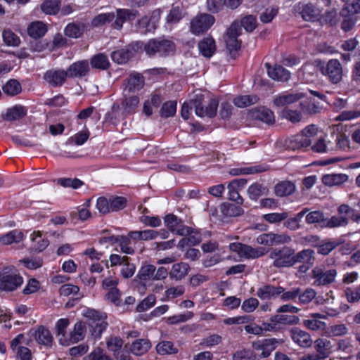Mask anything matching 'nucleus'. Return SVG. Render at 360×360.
Listing matches in <instances>:
<instances>
[{
	"label": "nucleus",
	"instance_id": "obj_52",
	"mask_svg": "<svg viewBox=\"0 0 360 360\" xmlns=\"http://www.w3.org/2000/svg\"><path fill=\"white\" fill-rule=\"evenodd\" d=\"M4 41L8 46H18L20 43V38L11 30H4L2 32Z\"/></svg>",
	"mask_w": 360,
	"mask_h": 360
},
{
	"label": "nucleus",
	"instance_id": "obj_8",
	"mask_svg": "<svg viewBox=\"0 0 360 360\" xmlns=\"http://www.w3.org/2000/svg\"><path fill=\"white\" fill-rule=\"evenodd\" d=\"M317 128L315 125H309L302 131V134L297 136L290 141L289 147L292 149L309 146L312 141L311 137L314 136L317 133Z\"/></svg>",
	"mask_w": 360,
	"mask_h": 360
},
{
	"label": "nucleus",
	"instance_id": "obj_21",
	"mask_svg": "<svg viewBox=\"0 0 360 360\" xmlns=\"http://www.w3.org/2000/svg\"><path fill=\"white\" fill-rule=\"evenodd\" d=\"M144 86V77L139 73H133L127 79L124 92H135L141 89Z\"/></svg>",
	"mask_w": 360,
	"mask_h": 360
},
{
	"label": "nucleus",
	"instance_id": "obj_14",
	"mask_svg": "<svg viewBox=\"0 0 360 360\" xmlns=\"http://www.w3.org/2000/svg\"><path fill=\"white\" fill-rule=\"evenodd\" d=\"M289 333L293 342L298 346L302 348H308L311 346L313 340L307 332L295 327L292 328Z\"/></svg>",
	"mask_w": 360,
	"mask_h": 360
},
{
	"label": "nucleus",
	"instance_id": "obj_37",
	"mask_svg": "<svg viewBox=\"0 0 360 360\" xmlns=\"http://www.w3.org/2000/svg\"><path fill=\"white\" fill-rule=\"evenodd\" d=\"M132 57L131 51L126 48L115 51L111 53L112 60L118 64L126 63Z\"/></svg>",
	"mask_w": 360,
	"mask_h": 360
},
{
	"label": "nucleus",
	"instance_id": "obj_22",
	"mask_svg": "<svg viewBox=\"0 0 360 360\" xmlns=\"http://www.w3.org/2000/svg\"><path fill=\"white\" fill-rule=\"evenodd\" d=\"M151 346L148 339H136L131 343L129 349L134 355L142 356L149 351Z\"/></svg>",
	"mask_w": 360,
	"mask_h": 360
},
{
	"label": "nucleus",
	"instance_id": "obj_32",
	"mask_svg": "<svg viewBox=\"0 0 360 360\" xmlns=\"http://www.w3.org/2000/svg\"><path fill=\"white\" fill-rule=\"evenodd\" d=\"M314 344V349L318 355L323 359L329 356L331 348V343L329 340L319 338L315 341Z\"/></svg>",
	"mask_w": 360,
	"mask_h": 360
},
{
	"label": "nucleus",
	"instance_id": "obj_35",
	"mask_svg": "<svg viewBox=\"0 0 360 360\" xmlns=\"http://www.w3.org/2000/svg\"><path fill=\"white\" fill-rule=\"evenodd\" d=\"M240 205H233L228 202H224L221 205V212L226 217H238L243 214L244 211Z\"/></svg>",
	"mask_w": 360,
	"mask_h": 360
},
{
	"label": "nucleus",
	"instance_id": "obj_4",
	"mask_svg": "<svg viewBox=\"0 0 360 360\" xmlns=\"http://www.w3.org/2000/svg\"><path fill=\"white\" fill-rule=\"evenodd\" d=\"M204 100L203 95H195L191 98V104L193 105L196 115L203 117H214L217 114L219 102L216 99H211L208 105L204 108L202 105Z\"/></svg>",
	"mask_w": 360,
	"mask_h": 360
},
{
	"label": "nucleus",
	"instance_id": "obj_50",
	"mask_svg": "<svg viewBox=\"0 0 360 360\" xmlns=\"http://www.w3.org/2000/svg\"><path fill=\"white\" fill-rule=\"evenodd\" d=\"M123 340L118 336H111L106 340V346L110 352L119 353L123 345Z\"/></svg>",
	"mask_w": 360,
	"mask_h": 360
},
{
	"label": "nucleus",
	"instance_id": "obj_63",
	"mask_svg": "<svg viewBox=\"0 0 360 360\" xmlns=\"http://www.w3.org/2000/svg\"><path fill=\"white\" fill-rule=\"evenodd\" d=\"M299 295L300 288H293L289 290H286L283 288V291L280 294V297L283 302L295 301Z\"/></svg>",
	"mask_w": 360,
	"mask_h": 360
},
{
	"label": "nucleus",
	"instance_id": "obj_31",
	"mask_svg": "<svg viewBox=\"0 0 360 360\" xmlns=\"http://www.w3.org/2000/svg\"><path fill=\"white\" fill-rule=\"evenodd\" d=\"M348 180V176L345 174H326L322 178L323 183L328 186H339Z\"/></svg>",
	"mask_w": 360,
	"mask_h": 360
},
{
	"label": "nucleus",
	"instance_id": "obj_57",
	"mask_svg": "<svg viewBox=\"0 0 360 360\" xmlns=\"http://www.w3.org/2000/svg\"><path fill=\"white\" fill-rule=\"evenodd\" d=\"M183 17L184 13L181 8L173 6L167 16L166 20L167 23L175 24L179 22Z\"/></svg>",
	"mask_w": 360,
	"mask_h": 360
},
{
	"label": "nucleus",
	"instance_id": "obj_61",
	"mask_svg": "<svg viewBox=\"0 0 360 360\" xmlns=\"http://www.w3.org/2000/svg\"><path fill=\"white\" fill-rule=\"evenodd\" d=\"M109 200L111 212H117L122 210L127 205V199L124 197H110Z\"/></svg>",
	"mask_w": 360,
	"mask_h": 360
},
{
	"label": "nucleus",
	"instance_id": "obj_12",
	"mask_svg": "<svg viewBox=\"0 0 360 360\" xmlns=\"http://www.w3.org/2000/svg\"><path fill=\"white\" fill-rule=\"evenodd\" d=\"M23 283V278L19 274L1 273L0 274V290L13 291Z\"/></svg>",
	"mask_w": 360,
	"mask_h": 360
},
{
	"label": "nucleus",
	"instance_id": "obj_11",
	"mask_svg": "<svg viewBox=\"0 0 360 360\" xmlns=\"http://www.w3.org/2000/svg\"><path fill=\"white\" fill-rule=\"evenodd\" d=\"M256 241L258 244L272 246L275 245L288 243L291 238L287 234H277L272 232L259 235Z\"/></svg>",
	"mask_w": 360,
	"mask_h": 360
},
{
	"label": "nucleus",
	"instance_id": "obj_29",
	"mask_svg": "<svg viewBox=\"0 0 360 360\" xmlns=\"http://www.w3.org/2000/svg\"><path fill=\"white\" fill-rule=\"evenodd\" d=\"M283 291V288L275 287L271 285H266L260 288L257 291V296L262 300L270 299L272 297L280 295Z\"/></svg>",
	"mask_w": 360,
	"mask_h": 360
},
{
	"label": "nucleus",
	"instance_id": "obj_36",
	"mask_svg": "<svg viewBox=\"0 0 360 360\" xmlns=\"http://www.w3.org/2000/svg\"><path fill=\"white\" fill-rule=\"evenodd\" d=\"M26 114L25 108L22 105H15L8 108L5 115H3L4 120L8 121L16 120L23 117Z\"/></svg>",
	"mask_w": 360,
	"mask_h": 360
},
{
	"label": "nucleus",
	"instance_id": "obj_27",
	"mask_svg": "<svg viewBox=\"0 0 360 360\" xmlns=\"http://www.w3.org/2000/svg\"><path fill=\"white\" fill-rule=\"evenodd\" d=\"M294 265L297 263L314 265L315 252L311 249H304L297 253H294Z\"/></svg>",
	"mask_w": 360,
	"mask_h": 360
},
{
	"label": "nucleus",
	"instance_id": "obj_19",
	"mask_svg": "<svg viewBox=\"0 0 360 360\" xmlns=\"http://www.w3.org/2000/svg\"><path fill=\"white\" fill-rule=\"evenodd\" d=\"M68 77L67 70H50L44 76V79L52 86H62Z\"/></svg>",
	"mask_w": 360,
	"mask_h": 360
},
{
	"label": "nucleus",
	"instance_id": "obj_30",
	"mask_svg": "<svg viewBox=\"0 0 360 360\" xmlns=\"http://www.w3.org/2000/svg\"><path fill=\"white\" fill-rule=\"evenodd\" d=\"M155 272V266L153 264H146L142 266L139 270L138 274L132 282H141V281H153V274Z\"/></svg>",
	"mask_w": 360,
	"mask_h": 360
},
{
	"label": "nucleus",
	"instance_id": "obj_16",
	"mask_svg": "<svg viewBox=\"0 0 360 360\" xmlns=\"http://www.w3.org/2000/svg\"><path fill=\"white\" fill-rule=\"evenodd\" d=\"M307 94L304 92L295 91L288 94H283L276 96L274 100V105L277 107H284L292 104L304 98Z\"/></svg>",
	"mask_w": 360,
	"mask_h": 360
},
{
	"label": "nucleus",
	"instance_id": "obj_17",
	"mask_svg": "<svg viewBox=\"0 0 360 360\" xmlns=\"http://www.w3.org/2000/svg\"><path fill=\"white\" fill-rule=\"evenodd\" d=\"M139 12L136 10L119 8L116 11V19L112 24V27L116 30H120L125 21H131L136 18Z\"/></svg>",
	"mask_w": 360,
	"mask_h": 360
},
{
	"label": "nucleus",
	"instance_id": "obj_7",
	"mask_svg": "<svg viewBox=\"0 0 360 360\" xmlns=\"http://www.w3.org/2000/svg\"><path fill=\"white\" fill-rule=\"evenodd\" d=\"M230 250L237 252L240 257L247 259L259 258L265 254L267 251L264 248L259 247L254 248L250 245L240 243H233L229 245Z\"/></svg>",
	"mask_w": 360,
	"mask_h": 360
},
{
	"label": "nucleus",
	"instance_id": "obj_55",
	"mask_svg": "<svg viewBox=\"0 0 360 360\" xmlns=\"http://www.w3.org/2000/svg\"><path fill=\"white\" fill-rule=\"evenodd\" d=\"M348 224L347 218L345 217L333 216L330 219L326 217L324 227L335 228L339 226H345Z\"/></svg>",
	"mask_w": 360,
	"mask_h": 360
},
{
	"label": "nucleus",
	"instance_id": "obj_1",
	"mask_svg": "<svg viewBox=\"0 0 360 360\" xmlns=\"http://www.w3.org/2000/svg\"><path fill=\"white\" fill-rule=\"evenodd\" d=\"M294 249L284 246L281 248L271 250L269 257L274 260L273 265L275 267H290L294 265Z\"/></svg>",
	"mask_w": 360,
	"mask_h": 360
},
{
	"label": "nucleus",
	"instance_id": "obj_2",
	"mask_svg": "<svg viewBox=\"0 0 360 360\" xmlns=\"http://www.w3.org/2000/svg\"><path fill=\"white\" fill-rule=\"evenodd\" d=\"M84 315L89 320L92 321L89 323L91 329L92 335L96 338H99L102 333L106 329L107 322H105L106 314L105 313L101 312L94 309H87Z\"/></svg>",
	"mask_w": 360,
	"mask_h": 360
},
{
	"label": "nucleus",
	"instance_id": "obj_54",
	"mask_svg": "<svg viewBox=\"0 0 360 360\" xmlns=\"http://www.w3.org/2000/svg\"><path fill=\"white\" fill-rule=\"evenodd\" d=\"M341 243L342 242L338 240L321 241L318 248V253L322 255H327Z\"/></svg>",
	"mask_w": 360,
	"mask_h": 360
},
{
	"label": "nucleus",
	"instance_id": "obj_15",
	"mask_svg": "<svg viewBox=\"0 0 360 360\" xmlns=\"http://www.w3.org/2000/svg\"><path fill=\"white\" fill-rule=\"evenodd\" d=\"M248 117L252 120H259L268 124H274L275 122L274 112L265 107L251 109L248 112Z\"/></svg>",
	"mask_w": 360,
	"mask_h": 360
},
{
	"label": "nucleus",
	"instance_id": "obj_10",
	"mask_svg": "<svg viewBox=\"0 0 360 360\" xmlns=\"http://www.w3.org/2000/svg\"><path fill=\"white\" fill-rule=\"evenodd\" d=\"M321 72L328 76L329 80L334 84L340 83L342 79V67L337 59L330 60L326 67L321 69Z\"/></svg>",
	"mask_w": 360,
	"mask_h": 360
},
{
	"label": "nucleus",
	"instance_id": "obj_46",
	"mask_svg": "<svg viewBox=\"0 0 360 360\" xmlns=\"http://www.w3.org/2000/svg\"><path fill=\"white\" fill-rule=\"evenodd\" d=\"M124 100L122 102V106L125 111L131 112L134 110L139 103V98L136 95H130V93L124 92Z\"/></svg>",
	"mask_w": 360,
	"mask_h": 360
},
{
	"label": "nucleus",
	"instance_id": "obj_40",
	"mask_svg": "<svg viewBox=\"0 0 360 360\" xmlns=\"http://www.w3.org/2000/svg\"><path fill=\"white\" fill-rule=\"evenodd\" d=\"M156 352L160 355L174 354L178 352V349L171 341H161L156 345Z\"/></svg>",
	"mask_w": 360,
	"mask_h": 360
},
{
	"label": "nucleus",
	"instance_id": "obj_41",
	"mask_svg": "<svg viewBox=\"0 0 360 360\" xmlns=\"http://www.w3.org/2000/svg\"><path fill=\"white\" fill-rule=\"evenodd\" d=\"M84 28L83 23H70L65 29V34L69 37L78 38L83 34Z\"/></svg>",
	"mask_w": 360,
	"mask_h": 360
},
{
	"label": "nucleus",
	"instance_id": "obj_47",
	"mask_svg": "<svg viewBox=\"0 0 360 360\" xmlns=\"http://www.w3.org/2000/svg\"><path fill=\"white\" fill-rule=\"evenodd\" d=\"M300 14L304 20L313 21L318 18L319 11L312 4H307L303 7Z\"/></svg>",
	"mask_w": 360,
	"mask_h": 360
},
{
	"label": "nucleus",
	"instance_id": "obj_42",
	"mask_svg": "<svg viewBox=\"0 0 360 360\" xmlns=\"http://www.w3.org/2000/svg\"><path fill=\"white\" fill-rule=\"evenodd\" d=\"M247 193L251 200H257L262 195L266 194L268 189L261 184L255 183L249 186Z\"/></svg>",
	"mask_w": 360,
	"mask_h": 360
},
{
	"label": "nucleus",
	"instance_id": "obj_3",
	"mask_svg": "<svg viewBox=\"0 0 360 360\" xmlns=\"http://www.w3.org/2000/svg\"><path fill=\"white\" fill-rule=\"evenodd\" d=\"M174 44L165 39H150L144 46V50L149 56L159 53L160 56L167 55L174 50Z\"/></svg>",
	"mask_w": 360,
	"mask_h": 360
},
{
	"label": "nucleus",
	"instance_id": "obj_38",
	"mask_svg": "<svg viewBox=\"0 0 360 360\" xmlns=\"http://www.w3.org/2000/svg\"><path fill=\"white\" fill-rule=\"evenodd\" d=\"M23 233L18 230L12 231L0 238V243L3 245H10L13 243H20L23 239Z\"/></svg>",
	"mask_w": 360,
	"mask_h": 360
},
{
	"label": "nucleus",
	"instance_id": "obj_13",
	"mask_svg": "<svg viewBox=\"0 0 360 360\" xmlns=\"http://www.w3.org/2000/svg\"><path fill=\"white\" fill-rule=\"evenodd\" d=\"M86 332V326L83 322H77L73 330L68 335L67 338H60L59 342L62 345L68 346L77 343L84 340Z\"/></svg>",
	"mask_w": 360,
	"mask_h": 360
},
{
	"label": "nucleus",
	"instance_id": "obj_6",
	"mask_svg": "<svg viewBox=\"0 0 360 360\" xmlns=\"http://www.w3.org/2000/svg\"><path fill=\"white\" fill-rule=\"evenodd\" d=\"M338 272L335 269L324 270L316 266L311 271V278L314 279L313 285L323 286L333 283L335 281Z\"/></svg>",
	"mask_w": 360,
	"mask_h": 360
},
{
	"label": "nucleus",
	"instance_id": "obj_58",
	"mask_svg": "<svg viewBox=\"0 0 360 360\" xmlns=\"http://www.w3.org/2000/svg\"><path fill=\"white\" fill-rule=\"evenodd\" d=\"M121 295L122 293L120 290L117 288L107 291L104 298L106 301L110 302L116 306H120L122 303Z\"/></svg>",
	"mask_w": 360,
	"mask_h": 360
},
{
	"label": "nucleus",
	"instance_id": "obj_44",
	"mask_svg": "<svg viewBox=\"0 0 360 360\" xmlns=\"http://www.w3.org/2000/svg\"><path fill=\"white\" fill-rule=\"evenodd\" d=\"M2 89L8 96H14L21 92L22 87L16 79H10L3 86Z\"/></svg>",
	"mask_w": 360,
	"mask_h": 360
},
{
	"label": "nucleus",
	"instance_id": "obj_9",
	"mask_svg": "<svg viewBox=\"0 0 360 360\" xmlns=\"http://www.w3.org/2000/svg\"><path fill=\"white\" fill-rule=\"evenodd\" d=\"M214 22V17L210 14L198 15L191 21V32L194 34H202L206 32Z\"/></svg>",
	"mask_w": 360,
	"mask_h": 360
},
{
	"label": "nucleus",
	"instance_id": "obj_20",
	"mask_svg": "<svg viewBox=\"0 0 360 360\" xmlns=\"http://www.w3.org/2000/svg\"><path fill=\"white\" fill-rule=\"evenodd\" d=\"M90 70L89 62L82 60L70 65L67 69L69 77H83L88 75Z\"/></svg>",
	"mask_w": 360,
	"mask_h": 360
},
{
	"label": "nucleus",
	"instance_id": "obj_26",
	"mask_svg": "<svg viewBox=\"0 0 360 360\" xmlns=\"http://www.w3.org/2000/svg\"><path fill=\"white\" fill-rule=\"evenodd\" d=\"M296 190L295 185L290 181H282L274 187V193L278 197H285L292 195Z\"/></svg>",
	"mask_w": 360,
	"mask_h": 360
},
{
	"label": "nucleus",
	"instance_id": "obj_48",
	"mask_svg": "<svg viewBox=\"0 0 360 360\" xmlns=\"http://www.w3.org/2000/svg\"><path fill=\"white\" fill-rule=\"evenodd\" d=\"M136 27L143 33L153 32L157 27L156 21H152L148 17L144 16L137 21Z\"/></svg>",
	"mask_w": 360,
	"mask_h": 360
},
{
	"label": "nucleus",
	"instance_id": "obj_59",
	"mask_svg": "<svg viewBox=\"0 0 360 360\" xmlns=\"http://www.w3.org/2000/svg\"><path fill=\"white\" fill-rule=\"evenodd\" d=\"M115 18L113 13H102L96 15L92 20V25L100 27L108 22H112Z\"/></svg>",
	"mask_w": 360,
	"mask_h": 360
},
{
	"label": "nucleus",
	"instance_id": "obj_62",
	"mask_svg": "<svg viewBox=\"0 0 360 360\" xmlns=\"http://www.w3.org/2000/svg\"><path fill=\"white\" fill-rule=\"evenodd\" d=\"M304 326L311 330H323L326 324L325 322L315 319H306L303 321Z\"/></svg>",
	"mask_w": 360,
	"mask_h": 360
},
{
	"label": "nucleus",
	"instance_id": "obj_43",
	"mask_svg": "<svg viewBox=\"0 0 360 360\" xmlns=\"http://www.w3.org/2000/svg\"><path fill=\"white\" fill-rule=\"evenodd\" d=\"M259 98L257 95H243L233 99V103L238 108H245L257 103Z\"/></svg>",
	"mask_w": 360,
	"mask_h": 360
},
{
	"label": "nucleus",
	"instance_id": "obj_5",
	"mask_svg": "<svg viewBox=\"0 0 360 360\" xmlns=\"http://www.w3.org/2000/svg\"><path fill=\"white\" fill-rule=\"evenodd\" d=\"M241 32L240 25L236 21L233 22L227 30L224 40L226 50L230 54L240 49L241 41L238 37L241 34Z\"/></svg>",
	"mask_w": 360,
	"mask_h": 360
},
{
	"label": "nucleus",
	"instance_id": "obj_33",
	"mask_svg": "<svg viewBox=\"0 0 360 360\" xmlns=\"http://www.w3.org/2000/svg\"><path fill=\"white\" fill-rule=\"evenodd\" d=\"M270 321L277 323L279 326L283 325H296L300 323V319L295 315L275 314L270 318Z\"/></svg>",
	"mask_w": 360,
	"mask_h": 360
},
{
	"label": "nucleus",
	"instance_id": "obj_28",
	"mask_svg": "<svg viewBox=\"0 0 360 360\" xmlns=\"http://www.w3.org/2000/svg\"><path fill=\"white\" fill-rule=\"evenodd\" d=\"M36 341L46 347L51 346L53 337L50 331L44 326H39L34 333Z\"/></svg>",
	"mask_w": 360,
	"mask_h": 360
},
{
	"label": "nucleus",
	"instance_id": "obj_60",
	"mask_svg": "<svg viewBox=\"0 0 360 360\" xmlns=\"http://www.w3.org/2000/svg\"><path fill=\"white\" fill-rule=\"evenodd\" d=\"M349 6H344L340 12V15L342 17H348L349 15H354V14L360 13V0H355Z\"/></svg>",
	"mask_w": 360,
	"mask_h": 360
},
{
	"label": "nucleus",
	"instance_id": "obj_23",
	"mask_svg": "<svg viewBox=\"0 0 360 360\" xmlns=\"http://www.w3.org/2000/svg\"><path fill=\"white\" fill-rule=\"evenodd\" d=\"M268 170V167L264 165H258L246 167L232 168L229 173L231 176H239L243 174H252L264 172Z\"/></svg>",
	"mask_w": 360,
	"mask_h": 360
},
{
	"label": "nucleus",
	"instance_id": "obj_25",
	"mask_svg": "<svg viewBox=\"0 0 360 360\" xmlns=\"http://www.w3.org/2000/svg\"><path fill=\"white\" fill-rule=\"evenodd\" d=\"M190 266L186 262H179L173 264L169 276L176 281H181L188 274Z\"/></svg>",
	"mask_w": 360,
	"mask_h": 360
},
{
	"label": "nucleus",
	"instance_id": "obj_49",
	"mask_svg": "<svg viewBox=\"0 0 360 360\" xmlns=\"http://www.w3.org/2000/svg\"><path fill=\"white\" fill-rule=\"evenodd\" d=\"M60 4L59 0H45L41 5V8L46 14L55 15L59 11Z\"/></svg>",
	"mask_w": 360,
	"mask_h": 360
},
{
	"label": "nucleus",
	"instance_id": "obj_64",
	"mask_svg": "<svg viewBox=\"0 0 360 360\" xmlns=\"http://www.w3.org/2000/svg\"><path fill=\"white\" fill-rule=\"evenodd\" d=\"M85 360H112L101 348L97 347L94 349L88 356L84 358Z\"/></svg>",
	"mask_w": 360,
	"mask_h": 360
},
{
	"label": "nucleus",
	"instance_id": "obj_53",
	"mask_svg": "<svg viewBox=\"0 0 360 360\" xmlns=\"http://www.w3.org/2000/svg\"><path fill=\"white\" fill-rule=\"evenodd\" d=\"M316 295V292L312 288H307L303 291L300 288L299 303L302 304H308L315 298Z\"/></svg>",
	"mask_w": 360,
	"mask_h": 360
},
{
	"label": "nucleus",
	"instance_id": "obj_51",
	"mask_svg": "<svg viewBox=\"0 0 360 360\" xmlns=\"http://www.w3.org/2000/svg\"><path fill=\"white\" fill-rule=\"evenodd\" d=\"M232 360H257L256 354L250 349H242L232 354Z\"/></svg>",
	"mask_w": 360,
	"mask_h": 360
},
{
	"label": "nucleus",
	"instance_id": "obj_18",
	"mask_svg": "<svg viewBox=\"0 0 360 360\" xmlns=\"http://www.w3.org/2000/svg\"><path fill=\"white\" fill-rule=\"evenodd\" d=\"M265 67L267 70L268 75L274 80L278 82H287L290 78V72L280 65L271 66L269 63H266Z\"/></svg>",
	"mask_w": 360,
	"mask_h": 360
},
{
	"label": "nucleus",
	"instance_id": "obj_34",
	"mask_svg": "<svg viewBox=\"0 0 360 360\" xmlns=\"http://www.w3.org/2000/svg\"><path fill=\"white\" fill-rule=\"evenodd\" d=\"M46 25L40 21L34 22L28 27V34L34 39H38L43 37L46 32Z\"/></svg>",
	"mask_w": 360,
	"mask_h": 360
},
{
	"label": "nucleus",
	"instance_id": "obj_24",
	"mask_svg": "<svg viewBox=\"0 0 360 360\" xmlns=\"http://www.w3.org/2000/svg\"><path fill=\"white\" fill-rule=\"evenodd\" d=\"M198 49L203 56L210 58L216 51L214 39L211 37H205L198 43Z\"/></svg>",
	"mask_w": 360,
	"mask_h": 360
},
{
	"label": "nucleus",
	"instance_id": "obj_39",
	"mask_svg": "<svg viewBox=\"0 0 360 360\" xmlns=\"http://www.w3.org/2000/svg\"><path fill=\"white\" fill-rule=\"evenodd\" d=\"M325 220L326 217L320 210L309 211L305 217V221L308 224H319L322 227H324Z\"/></svg>",
	"mask_w": 360,
	"mask_h": 360
},
{
	"label": "nucleus",
	"instance_id": "obj_45",
	"mask_svg": "<svg viewBox=\"0 0 360 360\" xmlns=\"http://www.w3.org/2000/svg\"><path fill=\"white\" fill-rule=\"evenodd\" d=\"M91 65L94 68L106 70L110 65V62L106 55L98 53L91 58Z\"/></svg>",
	"mask_w": 360,
	"mask_h": 360
},
{
	"label": "nucleus",
	"instance_id": "obj_56",
	"mask_svg": "<svg viewBox=\"0 0 360 360\" xmlns=\"http://www.w3.org/2000/svg\"><path fill=\"white\" fill-rule=\"evenodd\" d=\"M176 111V102L169 101L163 104L160 110L162 117L167 118L174 115Z\"/></svg>",
	"mask_w": 360,
	"mask_h": 360
}]
</instances>
